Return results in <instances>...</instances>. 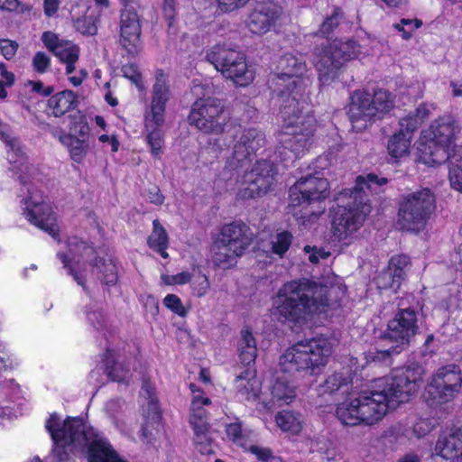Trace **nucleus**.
<instances>
[{
    "instance_id": "obj_16",
    "label": "nucleus",
    "mask_w": 462,
    "mask_h": 462,
    "mask_svg": "<svg viewBox=\"0 0 462 462\" xmlns=\"http://www.w3.org/2000/svg\"><path fill=\"white\" fill-rule=\"evenodd\" d=\"M27 192L28 196L23 199V215L29 222L56 239L59 227L51 205L32 185L27 187Z\"/></svg>"
},
{
    "instance_id": "obj_32",
    "label": "nucleus",
    "mask_w": 462,
    "mask_h": 462,
    "mask_svg": "<svg viewBox=\"0 0 462 462\" xmlns=\"http://www.w3.org/2000/svg\"><path fill=\"white\" fill-rule=\"evenodd\" d=\"M148 246L160 254L163 258H168L166 252L169 246V236L165 228L161 225L158 219L152 221V231L147 239Z\"/></svg>"
},
{
    "instance_id": "obj_62",
    "label": "nucleus",
    "mask_w": 462,
    "mask_h": 462,
    "mask_svg": "<svg viewBox=\"0 0 462 462\" xmlns=\"http://www.w3.org/2000/svg\"><path fill=\"white\" fill-rule=\"evenodd\" d=\"M144 307L146 310H149L150 312L152 315H155L158 313L159 306H158V300L151 295H147L144 301Z\"/></svg>"
},
{
    "instance_id": "obj_3",
    "label": "nucleus",
    "mask_w": 462,
    "mask_h": 462,
    "mask_svg": "<svg viewBox=\"0 0 462 462\" xmlns=\"http://www.w3.org/2000/svg\"><path fill=\"white\" fill-rule=\"evenodd\" d=\"M386 178H379L369 173L365 176H358L353 189L345 190L337 200L348 199L344 205H337L333 210L332 234L338 242L347 245L352 243L356 234L361 228L366 216L371 211L368 204V196L379 193L381 187L386 185Z\"/></svg>"
},
{
    "instance_id": "obj_5",
    "label": "nucleus",
    "mask_w": 462,
    "mask_h": 462,
    "mask_svg": "<svg viewBox=\"0 0 462 462\" xmlns=\"http://www.w3.org/2000/svg\"><path fill=\"white\" fill-rule=\"evenodd\" d=\"M330 354L325 340L311 338L287 348L280 357V366L285 373L314 374L316 370L326 365Z\"/></svg>"
},
{
    "instance_id": "obj_20",
    "label": "nucleus",
    "mask_w": 462,
    "mask_h": 462,
    "mask_svg": "<svg viewBox=\"0 0 462 462\" xmlns=\"http://www.w3.org/2000/svg\"><path fill=\"white\" fill-rule=\"evenodd\" d=\"M82 272L83 273L79 274L74 269H69V273L73 275L74 280L81 286H84L88 276L97 279L106 285H114L118 279L117 268L114 260L111 258H101L97 254L88 265V268H84Z\"/></svg>"
},
{
    "instance_id": "obj_27",
    "label": "nucleus",
    "mask_w": 462,
    "mask_h": 462,
    "mask_svg": "<svg viewBox=\"0 0 462 462\" xmlns=\"http://www.w3.org/2000/svg\"><path fill=\"white\" fill-rule=\"evenodd\" d=\"M78 105V97L71 90H63L51 96L47 104V111L55 117H60L75 109Z\"/></svg>"
},
{
    "instance_id": "obj_1",
    "label": "nucleus",
    "mask_w": 462,
    "mask_h": 462,
    "mask_svg": "<svg viewBox=\"0 0 462 462\" xmlns=\"http://www.w3.org/2000/svg\"><path fill=\"white\" fill-rule=\"evenodd\" d=\"M423 368L418 365L396 368L374 384L353 392L336 409L337 420L346 426H373L386 415L390 407L405 402L420 388Z\"/></svg>"
},
{
    "instance_id": "obj_7",
    "label": "nucleus",
    "mask_w": 462,
    "mask_h": 462,
    "mask_svg": "<svg viewBox=\"0 0 462 462\" xmlns=\"http://www.w3.org/2000/svg\"><path fill=\"white\" fill-rule=\"evenodd\" d=\"M393 106V96L387 90L378 89L373 96L365 92H355L348 109L353 128L356 131L365 129L373 121L389 113Z\"/></svg>"
},
{
    "instance_id": "obj_22",
    "label": "nucleus",
    "mask_w": 462,
    "mask_h": 462,
    "mask_svg": "<svg viewBox=\"0 0 462 462\" xmlns=\"http://www.w3.org/2000/svg\"><path fill=\"white\" fill-rule=\"evenodd\" d=\"M69 254L59 253L58 257L61 260L65 268H70L83 273L82 270L87 268L90 262L97 255L96 249L87 242L77 236L69 237L67 241Z\"/></svg>"
},
{
    "instance_id": "obj_4",
    "label": "nucleus",
    "mask_w": 462,
    "mask_h": 462,
    "mask_svg": "<svg viewBox=\"0 0 462 462\" xmlns=\"http://www.w3.org/2000/svg\"><path fill=\"white\" fill-rule=\"evenodd\" d=\"M282 118L278 152L284 161L294 160L309 150L316 130V119L308 109L305 96L285 94L278 97Z\"/></svg>"
},
{
    "instance_id": "obj_47",
    "label": "nucleus",
    "mask_w": 462,
    "mask_h": 462,
    "mask_svg": "<svg viewBox=\"0 0 462 462\" xmlns=\"http://www.w3.org/2000/svg\"><path fill=\"white\" fill-rule=\"evenodd\" d=\"M227 438L237 445L243 446L245 442L246 437L242 430L241 423H230L226 429Z\"/></svg>"
},
{
    "instance_id": "obj_21",
    "label": "nucleus",
    "mask_w": 462,
    "mask_h": 462,
    "mask_svg": "<svg viewBox=\"0 0 462 462\" xmlns=\"http://www.w3.org/2000/svg\"><path fill=\"white\" fill-rule=\"evenodd\" d=\"M276 174L274 164L267 160L257 161L250 171L244 176L248 186L245 189L249 197L261 196L270 190Z\"/></svg>"
},
{
    "instance_id": "obj_64",
    "label": "nucleus",
    "mask_w": 462,
    "mask_h": 462,
    "mask_svg": "<svg viewBox=\"0 0 462 462\" xmlns=\"http://www.w3.org/2000/svg\"><path fill=\"white\" fill-rule=\"evenodd\" d=\"M59 7V0H44V12L46 15H53Z\"/></svg>"
},
{
    "instance_id": "obj_18",
    "label": "nucleus",
    "mask_w": 462,
    "mask_h": 462,
    "mask_svg": "<svg viewBox=\"0 0 462 462\" xmlns=\"http://www.w3.org/2000/svg\"><path fill=\"white\" fill-rule=\"evenodd\" d=\"M265 143L264 134L255 128L243 130L234 145L233 156L227 162L226 169L237 171L245 163L246 160Z\"/></svg>"
},
{
    "instance_id": "obj_38",
    "label": "nucleus",
    "mask_w": 462,
    "mask_h": 462,
    "mask_svg": "<svg viewBox=\"0 0 462 462\" xmlns=\"http://www.w3.org/2000/svg\"><path fill=\"white\" fill-rule=\"evenodd\" d=\"M275 421L282 431H288L292 434L300 433L302 429L300 416L289 411L278 412L275 416Z\"/></svg>"
},
{
    "instance_id": "obj_36",
    "label": "nucleus",
    "mask_w": 462,
    "mask_h": 462,
    "mask_svg": "<svg viewBox=\"0 0 462 462\" xmlns=\"http://www.w3.org/2000/svg\"><path fill=\"white\" fill-rule=\"evenodd\" d=\"M448 161V179L451 187L462 193V147L458 153H453Z\"/></svg>"
},
{
    "instance_id": "obj_31",
    "label": "nucleus",
    "mask_w": 462,
    "mask_h": 462,
    "mask_svg": "<svg viewBox=\"0 0 462 462\" xmlns=\"http://www.w3.org/2000/svg\"><path fill=\"white\" fill-rule=\"evenodd\" d=\"M120 32V43L123 48L132 55L138 53L142 48L140 23H134L132 25H122Z\"/></svg>"
},
{
    "instance_id": "obj_53",
    "label": "nucleus",
    "mask_w": 462,
    "mask_h": 462,
    "mask_svg": "<svg viewBox=\"0 0 462 462\" xmlns=\"http://www.w3.org/2000/svg\"><path fill=\"white\" fill-rule=\"evenodd\" d=\"M222 12H232L245 7L251 0H216Z\"/></svg>"
},
{
    "instance_id": "obj_49",
    "label": "nucleus",
    "mask_w": 462,
    "mask_h": 462,
    "mask_svg": "<svg viewBox=\"0 0 462 462\" xmlns=\"http://www.w3.org/2000/svg\"><path fill=\"white\" fill-rule=\"evenodd\" d=\"M376 283L379 289L398 288L401 282L395 281L393 272L388 269L381 273L376 278Z\"/></svg>"
},
{
    "instance_id": "obj_8",
    "label": "nucleus",
    "mask_w": 462,
    "mask_h": 462,
    "mask_svg": "<svg viewBox=\"0 0 462 462\" xmlns=\"http://www.w3.org/2000/svg\"><path fill=\"white\" fill-rule=\"evenodd\" d=\"M360 52V46L353 40L333 41L316 47L313 63L319 72V79L328 83L335 79L344 64L356 59Z\"/></svg>"
},
{
    "instance_id": "obj_33",
    "label": "nucleus",
    "mask_w": 462,
    "mask_h": 462,
    "mask_svg": "<svg viewBox=\"0 0 462 462\" xmlns=\"http://www.w3.org/2000/svg\"><path fill=\"white\" fill-rule=\"evenodd\" d=\"M55 136L69 150L73 161L80 162L83 160L88 151V144L83 139L63 132L55 134Z\"/></svg>"
},
{
    "instance_id": "obj_48",
    "label": "nucleus",
    "mask_w": 462,
    "mask_h": 462,
    "mask_svg": "<svg viewBox=\"0 0 462 462\" xmlns=\"http://www.w3.org/2000/svg\"><path fill=\"white\" fill-rule=\"evenodd\" d=\"M399 124L401 127L399 132H404V134H407L411 138V134L421 125L412 113L401 118Z\"/></svg>"
},
{
    "instance_id": "obj_11",
    "label": "nucleus",
    "mask_w": 462,
    "mask_h": 462,
    "mask_svg": "<svg viewBox=\"0 0 462 462\" xmlns=\"http://www.w3.org/2000/svg\"><path fill=\"white\" fill-rule=\"evenodd\" d=\"M281 73L272 79L271 88L278 97L285 94H296L302 97L306 95L310 86V79L305 76L307 66L301 56L286 53L281 57L278 64Z\"/></svg>"
},
{
    "instance_id": "obj_57",
    "label": "nucleus",
    "mask_w": 462,
    "mask_h": 462,
    "mask_svg": "<svg viewBox=\"0 0 462 462\" xmlns=\"http://www.w3.org/2000/svg\"><path fill=\"white\" fill-rule=\"evenodd\" d=\"M304 250L307 253H310L309 260L313 263H319V259H327L330 254L328 252L316 247L310 250V246H305Z\"/></svg>"
},
{
    "instance_id": "obj_35",
    "label": "nucleus",
    "mask_w": 462,
    "mask_h": 462,
    "mask_svg": "<svg viewBox=\"0 0 462 462\" xmlns=\"http://www.w3.org/2000/svg\"><path fill=\"white\" fill-rule=\"evenodd\" d=\"M195 434V445L199 452L202 455L213 453V440L210 435L209 427L207 422L195 424L193 427Z\"/></svg>"
},
{
    "instance_id": "obj_28",
    "label": "nucleus",
    "mask_w": 462,
    "mask_h": 462,
    "mask_svg": "<svg viewBox=\"0 0 462 462\" xmlns=\"http://www.w3.org/2000/svg\"><path fill=\"white\" fill-rule=\"evenodd\" d=\"M235 386L237 393L245 400H255L260 392V383L254 371L246 369L241 374L236 375Z\"/></svg>"
},
{
    "instance_id": "obj_14",
    "label": "nucleus",
    "mask_w": 462,
    "mask_h": 462,
    "mask_svg": "<svg viewBox=\"0 0 462 462\" xmlns=\"http://www.w3.org/2000/svg\"><path fill=\"white\" fill-rule=\"evenodd\" d=\"M462 389V375L457 366L448 365L439 368L428 383L424 398L431 404L445 403L457 396Z\"/></svg>"
},
{
    "instance_id": "obj_6",
    "label": "nucleus",
    "mask_w": 462,
    "mask_h": 462,
    "mask_svg": "<svg viewBox=\"0 0 462 462\" xmlns=\"http://www.w3.org/2000/svg\"><path fill=\"white\" fill-rule=\"evenodd\" d=\"M461 132L460 124L453 117H441L435 120L430 128V141L421 144L420 160L429 165L440 164L458 153L456 145L457 134Z\"/></svg>"
},
{
    "instance_id": "obj_10",
    "label": "nucleus",
    "mask_w": 462,
    "mask_h": 462,
    "mask_svg": "<svg viewBox=\"0 0 462 462\" xmlns=\"http://www.w3.org/2000/svg\"><path fill=\"white\" fill-rule=\"evenodd\" d=\"M435 208V196L430 189L411 192L400 205L398 224L402 229L418 233L424 229Z\"/></svg>"
},
{
    "instance_id": "obj_30",
    "label": "nucleus",
    "mask_w": 462,
    "mask_h": 462,
    "mask_svg": "<svg viewBox=\"0 0 462 462\" xmlns=\"http://www.w3.org/2000/svg\"><path fill=\"white\" fill-rule=\"evenodd\" d=\"M352 382L351 374L348 369H342L328 375L324 383L321 384V393H333L336 392L346 393L349 383Z\"/></svg>"
},
{
    "instance_id": "obj_29",
    "label": "nucleus",
    "mask_w": 462,
    "mask_h": 462,
    "mask_svg": "<svg viewBox=\"0 0 462 462\" xmlns=\"http://www.w3.org/2000/svg\"><path fill=\"white\" fill-rule=\"evenodd\" d=\"M237 353L240 362L245 365L254 363L257 356V346L253 333L248 328L241 330L237 342Z\"/></svg>"
},
{
    "instance_id": "obj_17",
    "label": "nucleus",
    "mask_w": 462,
    "mask_h": 462,
    "mask_svg": "<svg viewBox=\"0 0 462 462\" xmlns=\"http://www.w3.org/2000/svg\"><path fill=\"white\" fill-rule=\"evenodd\" d=\"M329 194L327 179L317 175L300 178L290 189V204L296 207L326 199Z\"/></svg>"
},
{
    "instance_id": "obj_41",
    "label": "nucleus",
    "mask_w": 462,
    "mask_h": 462,
    "mask_svg": "<svg viewBox=\"0 0 462 462\" xmlns=\"http://www.w3.org/2000/svg\"><path fill=\"white\" fill-rule=\"evenodd\" d=\"M273 400L282 403H289L294 397V389L280 379L276 380L272 387Z\"/></svg>"
},
{
    "instance_id": "obj_59",
    "label": "nucleus",
    "mask_w": 462,
    "mask_h": 462,
    "mask_svg": "<svg viewBox=\"0 0 462 462\" xmlns=\"http://www.w3.org/2000/svg\"><path fill=\"white\" fill-rule=\"evenodd\" d=\"M209 288V282L206 275H201L194 283V291L199 297L204 296Z\"/></svg>"
},
{
    "instance_id": "obj_45",
    "label": "nucleus",
    "mask_w": 462,
    "mask_h": 462,
    "mask_svg": "<svg viewBox=\"0 0 462 462\" xmlns=\"http://www.w3.org/2000/svg\"><path fill=\"white\" fill-rule=\"evenodd\" d=\"M342 20V13L337 8L330 16H328L319 27L318 34L328 37L339 24Z\"/></svg>"
},
{
    "instance_id": "obj_15",
    "label": "nucleus",
    "mask_w": 462,
    "mask_h": 462,
    "mask_svg": "<svg viewBox=\"0 0 462 462\" xmlns=\"http://www.w3.org/2000/svg\"><path fill=\"white\" fill-rule=\"evenodd\" d=\"M417 316L414 310H402L389 321L383 339L393 343L395 346L379 352L389 356L393 353H399L408 346L418 331Z\"/></svg>"
},
{
    "instance_id": "obj_52",
    "label": "nucleus",
    "mask_w": 462,
    "mask_h": 462,
    "mask_svg": "<svg viewBox=\"0 0 462 462\" xmlns=\"http://www.w3.org/2000/svg\"><path fill=\"white\" fill-rule=\"evenodd\" d=\"M164 305L179 316L184 317L186 310L180 299L175 294H168L163 300Z\"/></svg>"
},
{
    "instance_id": "obj_54",
    "label": "nucleus",
    "mask_w": 462,
    "mask_h": 462,
    "mask_svg": "<svg viewBox=\"0 0 462 462\" xmlns=\"http://www.w3.org/2000/svg\"><path fill=\"white\" fill-rule=\"evenodd\" d=\"M134 23H140L138 15L133 6L125 5L121 14V26L132 25Z\"/></svg>"
},
{
    "instance_id": "obj_56",
    "label": "nucleus",
    "mask_w": 462,
    "mask_h": 462,
    "mask_svg": "<svg viewBox=\"0 0 462 462\" xmlns=\"http://www.w3.org/2000/svg\"><path fill=\"white\" fill-rule=\"evenodd\" d=\"M250 451L254 455H255L259 460H261L263 462H268L269 459L274 458L271 449H269L267 448H262V447H258V446H251Z\"/></svg>"
},
{
    "instance_id": "obj_13",
    "label": "nucleus",
    "mask_w": 462,
    "mask_h": 462,
    "mask_svg": "<svg viewBox=\"0 0 462 462\" xmlns=\"http://www.w3.org/2000/svg\"><path fill=\"white\" fill-rule=\"evenodd\" d=\"M190 124L206 134H221L230 123V114L220 100H197L189 116Z\"/></svg>"
},
{
    "instance_id": "obj_12",
    "label": "nucleus",
    "mask_w": 462,
    "mask_h": 462,
    "mask_svg": "<svg viewBox=\"0 0 462 462\" xmlns=\"http://www.w3.org/2000/svg\"><path fill=\"white\" fill-rule=\"evenodd\" d=\"M207 60L221 71L224 77L232 79L236 85L246 86L254 79V75L247 69L244 56L237 51L217 44L207 52Z\"/></svg>"
},
{
    "instance_id": "obj_60",
    "label": "nucleus",
    "mask_w": 462,
    "mask_h": 462,
    "mask_svg": "<svg viewBox=\"0 0 462 462\" xmlns=\"http://www.w3.org/2000/svg\"><path fill=\"white\" fill-rule=\"evenodd\" d=\"M28 84L32 87V91L43 97H48L54 91L53 87H44L42 81H29Z\"/></svg>"
},
{
    "instance_id": "obj_25",
    "label": "nucleus",
    "mask_w": 462,
    "mask_h": 462,
    "mask_svg": "<svg viewBox=\"0 0 462 462\" xmlns=\"http://www.w3.org/2000/svg\"><path fill=\"white\" fill-rule=\"evenodd\" d=\"M462 450V425L454 427L448 435H441L437 440L435 453L445 459L458 457Z\"/></svg>"
},
{
    "instance_id": "obj_19",
    "label": "nucleus",
    "mask_w": 462,
    "mask_h": 462,
    "mask_svg": "<svg viewBox=\"0 0 462 462\" xmlns=\"http://www.w3.org/2000/svg\"><path fill=\"white\" fill-rule=\"evenodd\" d=\"M167 76L162 70H157L155 74V82L152 86V97L150 105L144 114V120L149 122V125L155 124H164V114L168 101L171 99Z\"/></svg>"
},
{
    "instance_id": "obj_50",
    "label": "nucleus",
    "mask_w": 462,
    "mask_h": 462,
    "mask_svg": "<svg viewBox=\"0 0 462 462\" xmlns=\"http://www.w3.org/2000/svg\"><path fill=\"white\" fill-rule=\"evenodd\" d=\"M124 77L131 80L140 90L143 89L142 75L137 67L134 64H128L122 68Z\"/></svg>"
},
{
    "instance_id": "obj_61",
    "label": "nucleus",
    "mask_w": 462,
    "mask_h": 462,
    "mask_svg": "<svg viewBox=\"0 0 462 462\" xmlns=\"http://www.w3.org/2000/svg\"><path fill=\"white\" fill-rule=\"evenodd\" d=\"M147 197L148 200L155 205H162L164 201L163 195L161 193L160 189L156 186H153L151 189H149Z\"/></svg>"
},
{
    "instance_id": "obj_23",
    "label": "nucleus",
    "mask_w": 462,
    "mask_h": 462,
    "mask_svg": "<svg viewBox=\"0 0 462 462\" xmlns=\"http://www.w3.org/2000/svg\"><path fill=\"white\" fill-rule=\"evenodd\" d=\"M42 41L51 52L66 64V73L71 74L79 57V47L69 41L60 39L56 33L50 31L42 33Z\"/></svg>"
},
{
    "instance_id": "obj_46",
    "label": "nucleus",
    "mask_w": 462,
    "mask_h": 462,
    "mask_svg": "<svg viewBox=\"0 0 462 462\" xmlns=\"http://www.w3.org/2000/svg\"><path fill=\"white\" fill-rule=\"evenodd\" d=\"M32 66L34 71L43 74L51 67V58L43 51H37L32 59Z\"/></svg>"
},
{
    "instance_id": "obj_40",
    "label": "nucleus",
    "mask_w": 462,
    "mask_h": 462,
    "mask_svg": "<svg viewBox=\"0 0 462 462\" xmlns=\"http://www.w3.org/2000/svg\"><path fill=\"white\" fill-rule=\"evenodd\" d=\"M106 369L108 376L116 382H127L131 377L130 370L125 366V364L119 361H115L110 352L107 353L106 359Z\"/></svg>"
},
{
    "instance_id": "obj_26",
    "label": "nucleus",
    "mask_w": 462,
    "mask_h": 462,
    "mask_svg": "<svg viewBox=\"0 0 462 462\" xmlns=\"http://www.w3.org/2000/svg\"><path fill=\"white\" fill-rule=\"evenodd\" d=\"M0 138L7 147V159L11 163L18 164L17 171L23 172V167L29 171L30 167L25 165V157L20 141L13 135L12 131L6 125L0 122Z\"/></svg>"
},
{
    "instance_id": "obj_42",
    "label": "nucleus",
    "mask_w": 462,
    "mask_h": 462,
    "mask_svg": "<svg viewBox=\"0 0 462 462\" xmlns=\"http://www.w3.org/2000/svg\"><path fill=\"white\" fill-rule=\"evenodd\" d=\"M410 263L409 257L403 254L395 255L391 258L388 270L393 272L395 281L401 282L406 273V269Z\"/></svg>"
},
{
    "instance_id": "obj_51",
    "label": "nucleus",
    "mask_w": 462,
    "mask_h": 462,
    "mask_svg": "<svg viewBox=\"0 0 462 462\" xmlns=\"http://www.w3.org/2000/svg\"><path fill=\"white\" fill-rule=\"evenodd\" d=\"M19 49V43L10 39H0V53L5 60H12Z\"/></svg>"
},
{
    "instance_id": "obj_37",
    "label": "nucleus",
    "mask_w": 462,
    "mask_h": 462,
    "mask_svg": "<svg viewBox=\"0 0 462 462\" xmlns=\"http://www.w3.org/2000/svg\"><path fill=\"white\" fill-rule=\"evenodd\" d=\"M411 137L404 132L395 133L388 141V152L392 157L402 158L409 153Z\"/></svg>"
},
{
    "instance_id": "obj_9",
    "label": "nucleus",
    "mask_w": 462,
    "mask_h": 462,
    "mask_svg": "<svg viewBox=\"0 0 462 462\" xmlns=\"http://www.w3.org/2000/svg\"><path fill=\"white\" fill-rule=\"evenodd\" d=\"M252 242V234L246 225L234 222L222 227L212 245L213 262L223 269L236 263Z\"/></svg>"
},
{
    "instance_id": "obj_24",
    "label": "nucleus",
    "mask_w": 462,
    "mask_h": 462,
    "mask_svg": "<svg viewBox=\"0 0 462 462\" xmlns=\"http://www.w3.org/2000/svg\"><path fill=\"white\" fill-rule=\"evenodd\" d=\"M279 15V10L274 5H261L250 14L248 29L254 34H264L274 25Z\"/></svg>"
},
{
    "instance_id": "obj_39",
    "label": "nucleus",
    "mask_w": 462,
    "mask_h": 462,
    "mask_svg": "<svg viewBox=\"0 0 462 462\" xmlns=\"http://www.w3.org/2000/svg\"><path fill=\"white\" fill-rule=\"evenodd\" d=\"M210 404V399L204 395L193 396L190 406L191 414L189 419V422L192 427H195V424L206 422L205 419L207 418L208 412L205 407Z\"/></svg>"
},
{
    "instance_id": "obj_63",
    "label": "nucleus",
    "mask_w": 462,
    "mask_h": 462,
    "mask_svg": "<svg viewBox=\"0 0 462 462\" xmlns=\"http://www.w3.org/2000/svg\"><path fill=\"white\" fill-rule=\"evenodd\" d=\"M20 2L18 0H0V9L8 12H14L18 9Z\"/></svg>"
},
{
    "instance_id": "obj_58",
    "label": "nucleus",
    "mask_w": 462,
    "mask_h": 462,
    "mask_svg": "<svg viewBox=\"0 0 462 462\" xmlns=\"http://www.w3.org/2000/svg\"><path fill=\"white\" fill-rule=\"evenodd\" d=\"M432 109H435L432 104H420L412 114L422 124L429 117Z\"/></svg>"
},
{
    "instance_id": "obj_44",
    "label": "nucleus",
    "mask_w": 462,
    "mask_h": 462,
    "mask_svg": "<svg viewBox=\"0 0 462 462\" xmlns=\"http://www.w3.org/2000/svg\"><path fill=\"white\" fill-rule=\"evenodd\" d=\"M97 16L93 14L85 15L75 21V28L83 35L92 36L97 32Z\"/></svg>"
},
{
    "instance_id": "obj_43",
    "label": "nucleus",
    "mask_w": 462,
    "mask_h": 462,
    "mask_svg": "<svg viewBox=\"0 0 462 462\" xmlns=\"http://www.w3.org/2000/svg\"><path fill=\"white\" fill-rule=\"evenodd\" d=\"M292 242V236L287 231L278 233L272 240V251L273 254L282 257L289 250Z\"/></svg>"
},
{
    "instance_id": "obj_55",
    "label": "nucleus",
    "mask_w": 462,
    "mask_h": 462,
    "mask_svg": "<svg viewBox=\"0 0 462 462\" xmlns=\"http://www.w3.org/2000/svg\"><path fill=\"white\" fill-rule=\"evenodd\" d=\"M88 319L97 330L103 328L106 324L105 315L98 310L88 313Z\"/></svg>"
},
{
    "instance_id": "obj_34",
    "label": "nucleus",
    "mask_w": 462,
    "mask_h": 462,
    "mask_svg": "<svg viewBox=\"0 0 462 462\" xmlns=\"http://www.w3.org/2000/svg\"><path fill=\"white\" fill-rule=\"evenodd\" d=\"M146 129V142L150 147L151 153L155 158H160L162 153L164 146V134L161 130V126L163 124H155L152 122V125H149V122L144 120Z\"/></svg>"
},
{
    "instance_id": "obj_2",
    "label": "nucleus",
    "mask_w": 462,
    "mask_h": 462,
    "mask_svg": "<svg viewBox=\"0 0 462 462\" xmlns=\"http://www.w3.org/2000/svg\"><path fill=\"white\" fill-rule=\"evenodd\" d=\"M335 291V287L328 289L308 280L291 281L273 298V315L290 326L307 324L325 311Z\"/></svg>"
}]
</instances>
